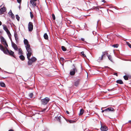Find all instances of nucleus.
Here are the masks:
<instances>
[{"instance_id":"obj_26","label":"nucleus","mask_w":131,"mask_h":131,"mask_svg":"<svg viewBox=\"0 0 131 131\" xmlns=\"http://www.w3.org/2000/svg\"><path fill=\"white\" fill-rule=\"evenodd\" d=\"M43 36L45 39L47 40L48 39V35L46 33L44 34Z\"/></svg>"},{"instance_id":"obj_52","label":"nucleus","mask_w":131,"mask_h":131,"mask_svg":"<svg viewBox=\"0 0 131 131\" xmlns=\"http://www.w3.org/2000/svg\"><path fill=\"white\" fill-rule=\"evenodd\" d=\"M0 69L1 70V68H0Z\"/></svg>"},{"instance_id":"obj_36","label":"nucleus","mask_w":131,"mask_h":131,"mask_svg":"<svg viewBox=\"0 0 131 131\" xmlns=\"http://www.w3.org/2000/svg\"><path fill=\"white\" fill-rule=\"evenodd\" d=\"M52 18L53 20H55L56 18H55V15L54 14H52Z\"/></svg>"},{"instance_id":"obj_10","label":"nucleus","mask_w":131,"mask_h":131,"mask_svg":"<svg viewBox=\"0 0 131 131\" xmlns=\"http://www.w3.org/2000/svg\"><path fill=\"white\" fill-rule=\"evenodd\" d=\"M6 10V8L5 7H3L0 8V15L3 14L4 12H5Z\"/></svg>"},{"instance_id":"obj_12","label":"nucleus","mask_w":131,"mask_h":131,"mask_svg":"<svg viewBox=\"0 0 131 131\" xmlns=\"http://www.w3.org/2000/svg\"><path fill=\"white\" fill-rule=\"evenodd\" d=\"M26 50L27 52H30L32 51L31 48H30V45H27L26 46H25Z\"/></svg>"},{"instance_id":"obj_4","label":"nucleus","mask_w":131,"mask_h":131,"mask_svg":"<svg viewBox=\"0 0 131 131\" xmlns=\"http://www.w3.org/2000/svg\"><path fill=\"white\" fill-rule=\"evenodd\" d=\"M28 64L29 65H31L32 64V63L35 62L36 60V59L35 57H33L28 59Z\"/></svg>"},{"instance_id":"obj_5","label":"nucleus","mask_w":131,"mask_h":131,"mask_svg":"<svg viewBox=\"0 0 131 131\" xmlns=\"http://www.w3.org/2000/svg\"><path fill=\"white\" fill-rule=\"evenodd\" d=\"M33 25L32 22H30L28 24V29L29 31H31L33 29Z\"/></svg>"},{"instance_id":"obj_22","label":"nucleus","mask_w":131,"mask_h":131,"mask_svg":"<svg viewBox=\"0 0 131 131\" xmlns=\"http://www.w3.org/2000/svg\"><path fill=\"white\" fill-rule=\"evenodd\" d=\"M84 112V110L83 109H81L80 110V113L79 114V116L82 115Z\"/></svg>"},{"instance_id":"obj_11","label":"nucleus","mask_w":131,"mask_h":131,"mask_svg":"<svg viewBox=\"0 0 131 131\" xmlns=\"http://www.w3.org/2000/svg\"><path fill=\"white\" fill-rule=\"evenodd\" d=\"M61 117H63V116L60 114H59L57 117H56L55 118L58 121H59L60 122H61L60 120Z\"/></svg>"},{"instance_id":"obj_34","label":"nucleus","mask_w":131,"mask_h":131,"mask_svg":"<svg viewBox=\"0 0 131 131\" xmlns=\"http://www.w3.org/2000/svg\"><path fill=\"white\" fill-rule=\"evenodd\" d=\"M81 53L83 57H86V56L84 54V52L83 51L82 52H81Z\"/></svg>"},{"instance_id":"obj_50","label":"nucleus","mask_w":131,"mask_h":131,"mask_svg":"<svg viewBox=\"0 0 131 131\" xmlns=\"http://www.w3.org/2000/svg\"><path fill=\"white\" fill-rule=\"evenodd\" d=\"M2 5H1V6H0V8L1 7H2Z\"/></svg>"},{"instance_id":"obj_25","label":"nucleus","mask_w":131,"mask_h":131,"mask_svg":"<svg viewBox=\"0 0 131 131\" xmlns=\"http://www.w3.org/2000/svg\"><path fill=\"white\" fill-rule=\"evenodd\" d=\"M19 57L20 58V59L22 60H23L25 59V57L24 56L22 55H20Z\"/></svg>"},{"instance_id":"obj_42","label":"nucleus","mask_w":131,"mask_h":131,"mask_svg":"<svg viewBox=\"0 0 131 131\" xmlns=\"http://www.w3.org/2000/svg\"><path fill=\"white\" fill-rule=\"evenodd\" d=\"M104 52H105V54H106V55L107 56V55H108V53L107 52V51H105Z\"/></svg>"},{"instance_id":"obj_35","label":"nucleus","mask_w":131,"mask_h":131,"mask_svg":"<svg viewBox=\"0 0 131 131\" xmlns=\"http://www.w3.org/2000/svg\"><path fill=\"white\" fill-rule=\"evenodd\" d=\"M30 17H31V18H33V17H34V16H33V14L32 13V12H30Z\"/></svg>"},{"instance_id":"obj_15","label":"nucleus","mask_w":131,"mask_h":131,"mask_svg":"<svg viewBox=\"0 0 131 131\" xmlns=\"http://www.w3.org/2000/svg\"><path fill=\"white\" fill-rule=\"evenodd\" d=\"M8 14L9 15V17H11L12 18H14V14L12 13L11 10H10L9 12L8 13Z\"/></svg>"},{"instance_id":"obj_39","label":"nucleus","mask_w":131,"mask_h":131,"mask_svg":"<svg viewBox=\"0 0 131 131\" xmlns=\"http://www.w3.org/2000/svg\"><path fill=\"white\" fill-rule=\"evenodd\" d=\"M21 0H17V1L18 3L20 4L21 3Z\"/></svg>"},{"instance_id":"obj_30","label":"nucleus","mask_w":131,"mask_h":131,"mask_svg":"<svg viewBox=\"0 0 131 131\" xmlns=\"http://www.w3.org/2000/svg\"><path fill=\"white\" fill-rule=\"evenodd\" d=\"M16 19L18 21H19V20L20 17L18 15H16Z\"/></svg>"},{"instance_id":"obj_33","label":"nucleus","mask_w":131,"mask_h":131,"mask_svg":"<svg viewBox=\"0 0 131 131\" xmlns=\"http://www.w3.org/2000/svg\"><path fill=\"white\" fill-rule=\"evenodd\" d=\"M68 122L70 123H73L75 122L74 121L71 120H69L68 121Z\"/></svg>"},{"instance_id":"obj_18","label":"nucleus","mask_w":131,"mask_h":131,"mask_svg":"<svg viewBox=\"0 0 131 131\" xmlns=\"http://www.w3.org/2000/svg\"><path fill=\"white\" fill-rule=\"evenodd\" d=\"M32 53V51L28 52L27 54V58L28 59H29L30 56Z\"/></svg>"},{"instance_id":"obj_28","label":"nucleus","mask_w":131,"mask_h":131,"mask_svg":"<svg viewBox=\"0 0 131 131\" xmlns=\"http://www.w3.org/2000/svg\"><path fill=\"white\" fill-rule=\"evenodd\" d=\"M107 57L109 60H110L111 62H113L111 56L110 55H107Z\"/></svg>"},{"instance_id":"obj_48","label":"nucleus","mask_w":131,"mask_h":131,"mask_svg":"<svg viewBox=\"0 0 131 131\" xmlns=\"http://www.w3.org/2000/svg\"><path fill=\"white\" fill-rule=\"evenodd\" d=\"M2 24V23L1 21H0V26H1Z\"/></svg>"},{"instance_id":"obj_29","label":"nucleus","mask_w":131,"mask_h":131,"mask_svg":"<svg viewBox=\"0 0 131 131\" xmlns=\"http://www.w3.org/2000/svg\"><path fill=\"white\" fill-rule=\"evenodd\" d=\"M61 48L62 50L63 51H65L66 50V49L64 46H62L61 47Z\"/></svg>"},{"instance_id":"obj_41","label":"nucleus","mask_w":131,"mask_h":131,"mask_svg":"<svg viewBox=\"0 0 131 131\" xmlns=\"http://www.w3.org/2000/svg\"><path fill=\"white\" fill-rule=\"evenodd\" d=\"M106 112V109L104 110H102V112Z\"/></svg>"},{"instance_id":"obj_3","label":"nucleus","mask_w":131,"mask_h":131,"mask_svg":"<svg viewBox=\"0 0 131 131\" xmlns=\"http://www.w3.org/2000/svg\"><path fill=\"white\" fill-rule=\"evenodd\" d=\"M73 67L70 70V74L71 75H74L75 74V72L77 71V69L75 67L74 65L73 64Z\"/></svg>"},{"instance_id":"obj_23","label":"nucleus","mask_w":131,"mask_h":131,"mask_svg":"<svg viewBox=\"0 0 131 131\" xmlns=\"http://www.w3.org/2000/svg\"><path fill=\"white\" fill-rule=\"evenodd\" d=\"M116 82L117 83H119L120 84H122L123 83L122 81L121 80H117L116 81Z\"/></svg>"},{"instance_id":"obj_45","label":"nucleus","mask_w":131,"mask_h":131,"mask_svg":"<svg viewBox=\"0 0 131 131\" xmlns=\"http://www.w3.org/2000/svg\"><path fill=\"white\" fill-rule=\"evenodd\" d=\"M81 39L83 41H84V38H82Z\"/></svg>"},{"instance_id":"obj_7","label":"nucleus","mask_w":131,"mask_h":131,"mask_svg":"<svg viewBox=\"0 0 131 131\" xmlns=\"http://www.w3.org/2000/svg\"><path fill=\"white\" fill-rule=\"evenodd\" d=\"M1 41L3 42V44L5 46V47H8V45L6 42V41L4 39V38L2 36L1 37Z\"/></svg>"},{"instance_id":"obj_1","label":"nucleus","mask_w":131,"mask_h":131,"mask_svg":"<svg viewBox=\"0 0 131 131\" xmlns=\"http://www.w3.org/2000/svg\"><path fill=\"white\" fill-rule=\"evenodd\" d=\"M3 27V29L7 33L8 36L9 37L10 39L11 40H12V38H11V35L8 29L7 26L5 25H2Z\"/></svg>"},{"instance_id":"obj_44","label":"nucleus","mask_w":131,"mask_h":131,"mask_svg":"<svg viewBox=\"0 0 131 131\" xmlns=\"http://www.w3.org/2000/svg\"><path fill=\"white\" fill-rule=\"evenodd\" d=\"M114 75H116V76H117V73H114Z\"/></svg>"},{"instance_id":"obj_47","label":"nucleus","mask_w":131,"mask_h":131,"mask_svg":"<svg viewBox=\"0 0 131 131\" xmlns=\"http://www.w3.org/2000/svg\"><path fill=\"white\" fill-rule=\"evenodd\" d=\"M8 131H14V130L12 129H10V130H9Z\"/></svg>"},{"instance_id":"obj_43","label":"nucleus","mask_w":131,"mask_h":131,"mask_svg":"<svg viewBox=\"0 0 131 131\" xmlns=\"http://www.w3.org/2000/svg\"><path fill=\"white\" fill-rule=\"evenodd\" d=\"M66 113L68 114H69V112L67 111H66Z\"/></svg>"},{"instance_id":"obj_24","label":"nucleus","mask_w":131,"mask_h":131,"mask_svg":"<svg viewBox=\"0 0 131 131\" xmlns=\"http://www.w3.org/2000/svg\"><path fill=\"white\" fill-rule=\"evenodd\" d=\"M0 85L1 86L4 87L5 86V84L2 82H1L0 83Z\"/></svg>"},{"instance_id":"obj_31","label":"nucleus","mask_w":131,"mask_h":131,"mask_svg":"<svg viewBox=\"0 0 131 131\" xmlns=\"http://www.w3.org/2000/svg\"><path fill=\"white\" fill-rule=\"evenodd\" d=\"M113 47H114V48H117L118 46V44H116L115 45H113Z\"/></svg>"},{"instance_id":"obj_37","label":"nucleus","mask_w":131,"mask_h":131,"mask_svg":"<svg viewBox=\"0 0 131 131\" xmlns=\"http://www.w3.org/2000/svg\"><path fill=\"white\" fill-rule=\"evenodd\" d=\"M126 43L127 44L128 46L131 48V45L128 42H126Z\"/></svg>"},{"instance_id":"obj_17","label":"nucleus","mask_w":131,"mask_h":131,"mask_svg":"<svg viewBox=\"0 0 131 131\" xmlns=\"http://www.w3.org/2000/svg\"><path fill=\"white\" fill-rule=\"evenodd\" d=\"M106 112L114 111V110L112 107H109L106 109Z\"/></svg>"},{"instance_id":"obj_9","label":"nucleus","mask_w":131,"mask_h":131,"mask_svg":"<svg viewBox=\"0 0 131 131\" xmlns=\"http://www.w3.org/2000/svg\"><path fill=\"white\" fill-rule=\"evenodd\" d=\"M101 129L102 131H106L108 130L107 127L105 126H101Z\"/></svg>"},{"instance_id":"obj_6","label":"nucleus","mask_w":131,"mask_h":131,"mask_svg":"<svg viewBox=\"0 0 131 131\" xmlns=\"http://www.w3.org/2000/svg\"><path fill=\"white\" fill-rule=\"evenodd\" d=\"M105 52H103L102 54L101 57H100L97 60V61L99 62H100L102 61L103 59V57H105Z\"/></svg>"},{"instance_id":"obj_46","label":"nucleus","mask_w":131,"mask_h":131,"mask_svg":"<svg viewBox=\"0 0 131 131\" xmlns=\"http://www.w3.org/2000/svg\"><path fill=\"white\" fill-rule=\"evenodd\" d=\"M102 1L104 2V3H105V1L104 0H103V1Z\"/></svg>"},{"instance_id":"obj_38","label":"nucleus","mask_w":131,"mask_h":131,"mask_svg":"<svg viewBox=\"0 0 131 131\" xmlns=\"http://www.w3.org/2000/svg\"><path fill=\"white\" fill-rule=\"evenodd\" d=\"M33 94L32 93H30L29 94V96L30 98H32L33 96Z\"/></svg>"},{"instance_id":"obj_16","label":"nucleus","mask_w":131,"mask_h":131,"mask_svg":"<svg viewBox=\"0 0 131 131\" xmlns=\"http://www.w3.org/2000/svg\"><path fill=\"white\" fill-rule=\"evenodd\" d=\"M36 1H34L30 0V2L31 4L34 7H35L36 6Z\"/></svg>"},{"instance_id":"obj_27","label":"nucleus","mask_w":131,"mask_h":131,"mask_svg":"<svg viewBox=\"0 0 131 131\" xmlns=\"http://www.w3.org/2000/svg\"><path fill=\"white\" fill-rule=\"evenodd\" d=\"M14 36L15 37V39L17 41L18 40V38L17 37V34L16 33H14Z\"/></svg>"},{"instance_id":"obj_40","label":"nucleus","mask_w":131,"mask_h":131,"mask_svg":"<svg viewBox=\"0 0 131 131\" xmlns=\"http://www.w3.org/2000/svg\"><path fill=\"white\" fill-rule=\"evenodd\" d=\"M46 108H44L42 110V112H44V111H46Z\"/></svg>"},{"instance_id":"obj_20","label":"nucleus","mask_w":131,"mask_h":131,"mask_svg":"<svg viewBox=\"0 0 131 131\" xmlns=\"http://www.w3.org/2000/svg\"><path fill=\"white\" fill-rule=\"evenodd\" d=\"M18 55H22L23 54V51L21 48L18 49Z\"/></svg>"},{"instance_id":"obj_2","label":"nucleus","mask_w":131,"mask_h":131,"mask_svg":"<svg viewBox=\"0 0 131 131\" xmlns=\"http://www.w3.org/2000/svg\"><path fill=\"white\" fill-rule=\"evenodd\" d=\"M50 100V99L49 98L46 97L41 100V104L43 105H46L47 104Z\"/></svg>"},{"instance_id":"obj_32","label":"nucleus","mask_w":131,"mask_h":131,"mask_svg":"<svg viewBox=\"0 0 131 131\" xmlns=\"http://www.w3.org/2000/svg\"><path fill=\"white\" fill-rule=\"evenodd\" d=\"M123 77L124 79L125 80H127L128 79V78L127 76L124 75V76Z\"/></svg>"},{"instance_id":"obj_51","label":"nucleus","mask_w":131,"mask_h":131,"mask_svg":"<svg viewBox=\"0 0 131 131\" xmlns=\"http://www.w3.org/2000/svg\"><path fill=\"white\" fill-rule=\"evenodd\" d=\"M103 108H101V110H102V109Z\"/></svg>"},{"instance_id":"obj_19","label":"nucleus","mask_w":131,"mask_h":131,"mask_svg":"<svg viewBox=\"0 0 131 131\" xmlns=\"http://www.w3.org/2000/svg\"><path fill=\"white\" fill-rule=\"evenodd\" d=\"M24 43L25 45V46L27 45H29V42L28 40L27 39H25L24 40Z\"/></svg>"},{"instance_id":"obj_14","label":"nucleus","mask_w":131,"mask_h":131,"mask_svg":"<svg viewBox=\"0 0 131 131\" xmlns=\"http://www.w3.org/2000/svg\"><path fill=\"white\" fill-rule=\"evenodd\" d=\"M80 79H78L77 80L75 81L74 83V85L76 86H77L79 84V83L80 82Z\"/></svg>"},{"instance_id":"obj_8","label":"nucleus","mask_w":131,"mask_h":131,"mask_svg":"<svg viewBox=\"0 0 131 131\" xmlns=\"http://www.w3.org/2000/svg\"><path fill=\"white\" fill-rule=\"evenodd\" d=\"M7 47H6L5 46V48L6 49V51L9 54V55L14 57V52L11 50H8L7 49Z\"/></svg>"},{"instance_id":"obj_21","label":"nucleus","mask_w":131,"mask_h":131,"mask_svg":"<svg viewBox=\"0 0 131 131\" xmlns=\"http://www.w3.org/2000/svg\"><path fill=\"white\" fill-rule=\"evenodd\" d=\"M12 46L15 50H17L18 48L17 47V45L15 44L14 43L13 44V45Z\"/></svg>"},{"instance_id":"obj_13","label":"nucleus","mask_w":131,"mask_h":131,"mask_svg":"<svg viewBox=\"0 0 131 131\" xmlns=\"http://www.w3.org/2000/svg\"><path fill=\"white\" fill-rule=\"evenodd\" d=\"M0 49L3 51L4 53L7 54V53H6V51L4 49L3 46L1 45H0Z\"/></svg>"},{"instance_id":"obj_49","label":"nucleus","mask_w":131,"mask_h":131,"mask_svg":"<svg viewBox=\"0 0 131 131\" xmlns=\"http://www.w3.org/2000/svg\"><path fill=\"white\" fill-rule=\"evenodd\" d=\"M131 122V121H129L128 122L129 123L130 122Z\"/></svg>"}]
</instances>
